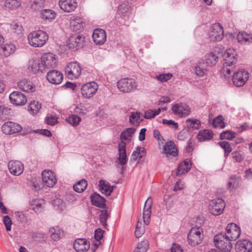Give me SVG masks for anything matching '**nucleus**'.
I'll use <instances>...</instances> for the list:
<instances>
[{
  "mask_svg": "<svg viewBox=\"0 0 252 252\" xmlns=\"http://www.w3.org/2000/svg\"><path fill=\"white\" fill-rule=\"evenodd\" d=\"M29 43L34 47H40L45 45L48 39V34L42 30L34 31L28 36Z\"/></svg>",
  "mask_w": 252,
  "mask_h": 252,
  "instance_id": "f257e3e1",
  "label": "nucleus"
},
{
  "mask_svg": "<svg viewBox=\"0 0 252 252\" xmlns=\"http://www.w3.org/2000/svg\"><path fill=\"white\" fill-rule=\"evenodd\" d=\"M214 241L216 247L221 251L229 252L232 249L230 240L227 239L223 233L216 235L214 238Z\"/></svg>",
  "mask_w": 252,
  "mask_h": 252,
  "instance_id": "f03ea898",
  "label": "nucleus"
},
{
  "mask_svg": "<svg viewBox=\"0 0 252 252\" xmlns=\"http://www.w3.org/2000/svg\"><path fill=\"white\" fill-rule=\"evenodd\" d=\"M119 91L124 93H130L136 89L137 84L135 79L131 78H125L117 82Z\"/></svg>",
  "mask_w": 252,
  "mask_h": 252,
  "instance_id": "7ed1b4c3",
  "label": "nucleus"
},
{
  "mask_svg": "<svg viewBox=\"0 0 252 252\" xmlns=\"http://www.w3.org/2000/svg\"><path fill=\"white\" fill-rule=\"evenodd\" d=\"M202 230L199 227L192 228L188 235V242L191 246H195L201 243L203 238Z\"/></svg>",
  "mask_w": 252,
  "mask_h": 252,
  "instance_id": "20e7f679",
  "label": "nucleus"
},
{
  "mask_svg": "<svg viewBox=\"0 0 252 252\" xmlns=\"http://www.w3.org/2000/svg\"><path fill=\"white\" fill-rule=\"evenodd\" d=\"M68 48L76 51L83 47L85 43V37L82 35L75 34L70 36L67 40Z\"/></svg>",
  "mask_w": 252,
  "mask_h": 252,
  "instance_id": "39448f33",
  "label": "nucleus"
},
{
  "mask_svg": "<svg viewBox=\"0 0 252 252\" xmlns=\"http://www.w3.org/2000/svg\"><path fill=\"white\" fill-rule=\"evenodd\" d=\"M82 68L77 62L68 63L65 68V74L70 79L78 77L81 73Z\"/></svg>",
  "mask_w": 252,
  "mask_h": 252,
  "instance_id": "423d86ee",
  "label": "nucleus"
},
{
  "mask_svg": "<svg viewBox=\"0 0 252 252\" xmlns=\"http://www.w3.org/2000/svg\"><path fill=\"white\" fill-rule=\"evenodd\" d=\"M98 85L94 82H91L84 84L81 87V93L84 97L90 98L97 92Z\"/></svg>",
  "mask_w": 252,
  "mask_h": 252,
  "instance_id": "0eeeda50",
  "label": "nucleus"
},
{
  "mask_svg": "<svg viewBox=\"0 0 252 252\" xmlns=\"http://www.w3.org/2000/svg\"><path fill=\"white\" fill-rule=\"evenodd\" d=\"M41 63V66H43L46 71V69L55 67L57 64V60L55 55L51 53H46L42 56Z\"/></svg>",
  "mask_w": 252,
  "mask_h": 252,
  "instance_id": "6e6552de",
  "label": "nucleus"
},
{
  "mask_svg": "<svg viewBox=\"0 0 252 252\" xmlns=\"http://www.w3.org/2000/svg\"><path fill=\"white\" fill-rule=\"evenodd\" d=\"M224 201L220 198L214 199L210 203V211L214 215L221 214L225 207Z\"/></svg>",
  "mask_w": 252,
  "mask_h": 252,
  "instance_id": "1a4fd4ad",
  "label": "nucleus"
},
{
  "mask_svg": "<svg viewBox=\"0 0 252 252\" xmlns=\"http://www.w3.org/2000/svg\"><path fill=\"white\" fill-rule=\"evenodd\" d=\"M249 78L248 72L245 69L239 70L233 76V82L235 86L241 87L245 84Z\"/></svg>",
  "mask_w": 252,
  "mask_h": 252,
  "instance_id": "9d476101",
  "label": "nucleus"
},
{
  "mask_svg": "<svg viewBox=\"0 0 252 252\" xmlns=\"http://www.w3.org/2000/svg\"><path fill=\"white\" fill-rule=\"evenodd\" d=\"M241 234L240 227L234 223H231L227 225L226 228V232L224 233V236L230 240L235 241L239 238Z\"/></svg>",
  "mask_w": 252,
  "mask_h": 252,
  "instance_id": "9b49d317",
  "label": "nucleus"
},
{
  "mask_svg": "<svg viewBox=\"0 0 252 252\" xmlns=\"http://www.w3.org/2000/svg\"><path fill=\"white\" fill-rule=\"evenodd\" d=\"M1 130L4 134L11 135L20 132L22 127L16 123L8 121L2 126Z\"/></svg>",
  "mask_w": 252,
  "mask_h": 252,
  "instance_id": "f8f14e48",
  "label": "nucleus"
},
{
  "mask_svg": "<svg viewBox=\"0 0 252 252\" xmlns=\"http://www.w3.org/2000/svg\"><path fill=\"white\" fill-rule=\"evenodd\" d=\"M224 63L226 66H233L237 63V55L234 49H227L223 54Z\"/></svg>",
  "mask_w": 252,
  "mask_h": 252,
  "instance_id": "ddd939ff",
  "label": "nucleus"
},
{
  "mask_svg": "<svg viewBox=\"0 0 252 252\" xmlns=\"http://www.w3.org/2000/svg\"><path fill=\"white\" fill-rule=\"evenodd\" d=\"M172 110L175 115H178L180 117H186L190 113L189 107L187 104L183 103L173 105Z\"/></svg>",
  "mask_w": 252,
  "mask_h": 252,
  "instance_id": "4468645a",
  "label": "nucleus"
},
{
  "mask_svg": "<svg viewBox=\"0 0 252 252\" xmlns=\"http://www.w3.org/2000/svg\"><path fill=\"white\" fill-rule=\"evenodd\" d=\"M42 179L44 185L53 187L57 182L56 176L50 170H44L42 173Z\"/></svg>",
  "mask_w": 252,
  "mask_h": 252,
  "instance_id": "2eb2a0df",
  "label": "nucleus"
},
{
  "mask_svg": "<svg viewBox=\"0 0 252 252\" xmlns=\"http://www.w3.org/2000/svg\"><path fill=\"white\" fill-rule=\"evenodd\" d=\"M223 37V30L220 24H215L212 27L210 33V38L211 41L216 42L221 40Z\"/></svg>",
  "mask_w": 252,
  "mask_h": 252,
  "instance_id": "dca6fc26",
  "label": "nucleus"
},
{
  "mask_svg": "<svg viewBox=\"0 0 252 252\" xmlns=\"http://www.w3.org/2000/svg\"><path fill=\"white\" fill-rule=\"evenodd\" d=\"M11 102L17 106H22L27 102L26 95L20 92L14 91L9 95Z\"/></svg>",
  "mask_w": 252,
  "mask_h": 252,
  "instance_id": "f3484780",
  "label": "nucleus"
},
{
  "mask_svg": "<svg viewBox=\"0 0 252 252\" xmlns=\"http://www.w3.org/2000/svg\"><path fill=\"white\" fill-rule=\"evenodd\" d=\"M47 79L54 84H60L63 80V74L57 70H51L46 75Z\"/></svg>",
  "mask_w": 252,
  "mask_h": 252,
  "instance_id": "a211bd4d",
  "label": "nucleus"
},
{
  "mask_svg": "<svg viewBox=\"0 0 252 252\" xmlns=\"http://www.w3.org/2000/svg\"><path fill=\"white\" fill-rule=\"evenodd\" d=\"M237 252H252V243L247 239L239 240L235 245Z\"/></svg>",
  "mask_w": 252,
  "mask_h": 252,
  "instance_id": "6ab92c4d",
  "label": "nucleus"
},
{
  "mask_svg": "<svg viewBox=\"0 0 252 252\" xmlns=\"http://www.w3.org/2000/svg\"><path fill=\"white\" fill-rule=\"evenodd\" d=\"M8 166L10 173L16 176L21 175L24 170V165L19 161H10Z\"/></svg>",
  "mask_w": 252,
  "mask_h": 252,
  "instance_id": "aec40b11",
  "label": "nucleus"
},
{
  "mask_svg": "<svg viewBox=\"0 0 252 252\" xmlns=\"http://www.w3.org/2000/svg\"><path fill=\"white\" fill-rule=\"evenodd\" d=\"M59 5L64 11L70 12L76 9L77 2L76 0H60Z\"/></svg>",
  "mask_w": 252,
  "mask_h": 252,
  "instance_id": "412c9836",
  "label": "nucleus"
},
{
  "mask_svg": "<svg viewBox=\"0 0 252 252\" xmlns=\"http://www.w3.org/2000/svg\"><path fill=\"white\" fill-rule=\"evenodd\" d=\"M93 38L94 42L99 45L103 44L106 39V33L102 29H97L94 30Z\"/></svg>",
  "mask_w": 252,
  "mask_h": 252,
  "instance_id": "4be33fe9",
  "label": "nucleus"
},
{
  "mask_svg": "<svg viewBox=\"0 0 252 252\" xmlns=\"http://www.w3.org/2000/svg\"><path fill=\"white\" fill-rule=\"evenodd\" d=\"M90 243L85 239H77L73 244L74 249L78 252H85L90 248Z\"/></svg>",
  "mask_w": 252,
  "mask_h": 252,
  "instance_id": "5701e85b",
  "label": "nucleus"
},
{
  "mask_svg": "<svg viewBox=\"0 0 252 252\" xmlns=\"http://www.w3.org/2000/svg\"><path fill=\"white\" fill-rule=\"evenodd\" d=\"M126 142L121 141L118 145L119 158L118 160L119 163L124 165L126 164L127 161V158L126 154Z\"/></svg>",
  "mask_w": 252,
  "mask_h": 252,
  "instance_id": "b1692460",
  "label": "nucleus"
},
{
  "mask_svg": "<svg viewBox=\"0 0 252 252\" xmlns=\"http://www.w3.org/2000/svg\"><path fill=\"white\" fill-rule=\"evenodd\" d=\"M152 205V199L149 197L145 202L143 213V220L146 225H148L150 223L149 219L151 215Z\"/></svg>",
  "mask_w": 252,
  "mask_h": 252,
  "instance_id": "393cba45",
  "label": "nucleus"
},
{
  "mask_svg": "<svg viewBox=\"0 0 252 252\" xmlns=\"http://www.w3.org/2000/svg\"><path fill=\"white\" fill-rule=\"evenodd\" d=\"M18 88L22 91L30 93L34 91V86L33 83L28 79L20 80L17 84Z\"/></svg>",
  "mask_w": 252,
  "mask_h": 252,
  "instance_id": "a878e982",
  "label": "nucleus"
},
{
  "mask_svg": "<svg viewBox=\"0 0 252 252\" xmlns=\"http://www.w3.org/2000/svg\"><path fill=\"white\" fill-rule=\"evenodd\" d=\"M99 187L101 192L106 196H109L111 194L115 187V186H111L109 183L103 179L99 181Z\"/></svg>",
  "mask_w": 252,
  "mask_h": 252,
  "instance_id": "bb28decb",
  "label": "nucleus"
},
{
  "mask_svg": "<svg viewBox=\"0 0 252 252\" xmlns=\"http://www.w3.org/2000/svg\"><path fill=\"white\" fill-rule=\"evenodd\" d=\"M92 203L96 207L104 208L106 206V200L96 192H94L91 196Z\"/></svg>",
  "mask_w": 252,
  "mask_h": 252,
  "instance_id": "cd10ccee",
  "label": "nucleus"
},
{
  "mask_svg": "<svg viewBox=\"0 0 252 252\" xmlns=\"http://www.w3.org/2000/svg\"><path fill=\"white\" fill-rule=\"evenodd\" d=\"M191 165L190 160L189 159H186L179 165L176 175L180 176L188 172L190 170Z\"/></svg>",
  "mask_w": 252,
  "mask_h": 252,
  "instance_id": "c85d7f7f",
  "label": "nucleus"
},
{
  "mask_svg": "<svg viewBox=\"0 0 252 252\" xmlns=\"http://www.w3.org/2000/svg\"><path fill=\"white\" fill-rule=\"evenodd\" d=\"M164 151L166 155H170L173 157H176L178 155V151L175 144L172 141L166 142L164 146Z\"/></svg>",
  "mask_w": 252,
  "mask_h": 252,
  "instance_id": "c756f323",
  "label": "nucleus"
},
{
  "mask_svg": "<svg viewBox=\"0 0 252 252\" xmlns=\"http://www.w3.org/2000/svg\"><path fill=\"white\" fill-rule=\"evenodd\" d=\"M16 50L15 46L13 44H6L3 46L0 50V53L4 57H8L13 54Z\"/></svg>",
  "mask_w": 252,
  "mask_h": 252,
  "instance_id": "7c9ffc66",
  "label": "nucleus"
},
{
  "mask_svg": "<svg viewBox=\"0 0 252 252\" xmlns=\"http://www.w3.org/2000/svg\"><path fill=\"white\" fill-rule=\"evenodd\" d=\"M135 128L133 127L126 128L121 133L120 138L121 141H130L131 140V138L135 132Z\"/></svg>",
  "mask_w": 252,
  "mask_h": 252,
  "instance_id": "2f4dec72",
  "label": "nucleus"
},
{
  "mask_svg": "<svg viewBox=\"0 0 252 252\" xmlns=\"http://www.w3.org/2000/svg\"><path fill=\"white\" fill-rule=\"evenodd\" d=\"M208 65L204 61H199L195 66V72L197 75L203 76L207 71Z\"/></svg>",
  "mask_w": 252,
  "mask_h": 252,
  "instance_id": "473e14b6",
  "label": "nucleus"
},
{
  "mask_svg": "<svg viewBox=\"0 0 252 252\" xmlns=\"http://www.w3.org/2000/svg\"><path fill=\"white\" fill-rule=\"evenodd\" d=\"M219 56L217 54V51L215 49L214 51L208 53L206 56V61L205 63H207L208 66L215 65L218 62Z\"/></svg>",
  "mask_w": 252,
  "mask_h": 252,
  "instance_id": "72a5a7b5",
  "label": "nucleus"
},
{
  "mask_svg": "<svg viewBox=\"0 0 252 252\" xmlns=\"http://www.w3.org/2000/svg\"><path fill=\"white\" fill-rule=\"evenodd\" d=\"M213 133L211 130L204 129L200 130L198 135L197 138L200 141H204L206 140H210L213 138Z\"/></svg>",
  "mask_w": 252,
  "mask_h": 252,
  "instance_id": "f704fd0d",
  "label": "nucleus"
},
{
  "mask_svg": "<svg viewBox=\"0 0 252 252\" xmlns=\"http://www.w3.org/2000/svg\"><path fill=\"white\" fill-rule=\"evenodd\" d=\"M87 185V181L85 179H82L74 185L73 189L76 192L81 193L86 189Z\"/></svg>",
  "mask_w": 252,
  "mask_h": 252,
  "instance_id": "c9c22d12",
  "label": "nucleus"
},
{
  "mask_svg": "<svg viewBox=\"0 0 252 252\" xmlns=\"http://www.w3.org/2000/svg\"><path fill=\"white\" fill-rule=\"evenodd\" d=\"M44 204V200L42 199L36 198L32 199L30 202L31 209L35 212L40 210L43 204Z\"/></svg>",
  "mask_w": 252,
  "mask_h": 252,
  "instance_id": "e433bc0d",
  "label": "nucleus"
},
{
  "mask_svg": "<svg viewBox=\"0 0 252 252\" xmlns=\"http://www.w3.org/2000/svg\"><path fill=\"white\" fill-rule=\"evenodd\" d=\"M130 8L129 3L127 1H125L118 6L117 14L120 16L124 15L125 17H126L125 14L129 11Z\"/></svg>",
  "mask_w": 252,
  "mask_h": 252,
  "instance_id": "4c0bfd02",
  "label": "nucleus"
},
{
  "mask_svg": "<svg viewBox=\"0 0 252 252\" xmlns=\"http://www.w3.org/2000/svg\"><path fill=\"white\" fill-rule=\"evenodd\" d=\"M145 153V149L143 147H138L136 148L131 155V161H135L139 158L140 159L143 158Z\"/></svg>",
  "mask_w": 252,
  "mask_h": 252,
  "instance_id": "58836bf2",
  "label": "nucleus"
},
{
  "mask_svg": "<svg viewBox=\"0 0 252 252\" xmlns=\"http://www.w3.org/2000/svg\"><path fill=\"white\" fill-rule=\"evenodd\" d=\"M49 232L51 238L55 241L58 240L63 235V230L58 226L50 228Z\"/></svg>",
  "mask_w": 252,
  "mask_h": 252,
  "instance_id": "ea45409f",
  "label": "nucleus"
},
{
  "mask_svg": "<svg viewBox=\"0 0 252 252\" xmlns=\"http://www.w3.org/2000/svg\"><path fill=\"white\" fill-rule=\"evenodd\" d=\"M237 39L240 43H252V35L247 34L245 32H240L237 35Z\"/></svg>",
  "mask_w": 252,
  "mask_h": 252,
  "instance_id": "a19ab883",
  "label": "nucleus"
},
{
  "mask_svg": "<svg viewBox=\"0 0 252 252\" xmlns=\"http://www.w3.org/2000/svg\"><path fill=\"white\" fill-rule=\"evenodd\" d=\"M140 113L139 112H133L129 117V122L131 125H138L142 121L140 119Z\"/></svg>",
  "mask_w": 252,
  "mask_h": 252,
  "instance_id": "79ce46f5",
  "label": "nucleus"
},
{
  "mask_svg": "<svg viewBox=\"0 0 252 252\" xmlns=\"http://www.w3.org/2000/svg\"><path fill=\"white\" fill-rule=\"evenodd\" d=\"M11 109L4 106H0V121H5L11 115Z\"/></svg>",
  "mask_w": 252,
  "mask_h": 252,
  "instance_id": "37998d69",
  "label": "nucleus"
},
{
  "mask_svg": "<svg viewBox=\"0 0 252 252\" xmlns=\"http://www.w3.org/2000/svg\"><path fill=\"white\" fill-rule=\"evenodd\" d=\"M41 108V104L38 101H33L28 106V110L31 114H36Z\"/></svg>",
  "mask_w": 252,
  "mask_h": 252,
  "instance_id": "c03bdc74",
  "label": "nucleus"
},
{
  "mask_svg": "<svg viewBox=\"0 0 252 252\" xmlns=\"http://www.w3.org/2000/svg\"><path fill=\"white\" fill-rule=\"evenodd\" d=\"M186 123L189 129H198L201 126L200 122L198 120L189 119Z\"/></svg>",
  "mask_w": 252,
  "mask_h": 252,
  "instance_id": "a18cd8bd",
  "label": "nucleus"
},
{
  "mask_svg": "<svg viewBox=\"0 0 252 252\" xmlns=\"http://www.w3.org/2000/svg\"><path fill=\"white\" fill-rule=\"evenodd\" d=\"M149 247V242L147 240H144L138 244L134 252H146Z\"/></svg>",
  "mask_w": 252,
  "mask_h": 252,
  "instance_id": "49530a36",
  "label": "nucleus"
},
{
  "mask_svg": "<svg viewBox=\"0 0 252 252\" xmlns=\"http://www.w3.org/2000/svg\"><path fill=\"white\" fill-rule=\"evenodd\" d=\"M41 17L45 20L54 19L56 17L55 12L51 9H44L41 12Z\"/></svg>",
  "mask_w": 252,
  "mask_h": 252,
  "instance_id": "de8ad7c7",
  "label": "nucleus"
},
{
  "mask_svg": "<svg viewBox=\"0 0 252 252\" xmlns=\"http://www.w3.org/2000/svg\"><path fill=\"white\" fill-rule=\"evenodd\" d=\"M145 232V228L141 221H138L135 231V236L136 238L141 237Z\"/></svg>",
  "mask_w": 252,
  "mask_h": 252,
  "instance_id": "09e8293b",
  "label": "nucleus"
},
{
  "mask_svg": "<svg viewBox=\"0 0 252 252\" xmlns=\"http://www.w3.org/2000/svg\"><path fill=\"white\" fill-rule=\"evenodd\" d=\"M223 118L222 116H219L215 118L212 122V125L215 127L223 128L225 127V124L223 122Z\"/></svg>",
  "mask_w": 252,
  "mask_h": 252,
  "instance_id": "8fccbe9b",
  "label": "nucleus"
},
{
  "mask_svg": "<svg viewBox=\"0 0 252 252\" xmlns=\"http://www.w3.org/2000/svg\"><path fill=\"white\" fill-rule=\"evenodd\" d=\"M32 71L34 73L38 72H43L46 71L43 66H41V63H39L36 62H32L31 64Z\"/></svg>",
  "mask_w": 252,
  "mask_h": 252,
  "instance_id": "3c124183",
  "label": "nucleus"
},
{
  "mask_svg": "<svg viewBox=\"0 0 252 252\" xmlns=\"http://www.w3.org/2000/svg\"><path fill=\"white\" fill-rule=\"evenodd\" d=\"M218 144L224 150L225 157H227L229 154L232 151V148L230 143L224 141L219 142Z\"/></svg>",
  "mask_w": 252,
  "mask_h": 252,
  "instance_id": "603ef678",
  "label": "nucleus"
},
{
  "mask_svg": "<svg viewBox=\"0 0 252 252\" xmlns=\"http://www.w3.org/2000/svg\"><path fill=\"white\" fill-rule=\"evenodd\" d=\"M235 137V133L230 130H226L221 132L220 135V140H232Z\"/></svg>",
  "mask_w": 252,
  "mask_h": 252,
  "instance_id": "864d4df0",
  "label": "nucleus"
},
{
  "mask_svg": "<svg viewBox=\"0 0 252 252\" xmlns=\"http://www.w3.org/2000/svg\"><path fill=\"white\" fill-rule=\"evenodd\" d=\"M31 8L34 10H40L43 7L44 0H30Z\"/></svg>",
  "mask_w": 252,
  "mask_h": 252,
  "instance_id": "5fc2aeb1",
  "label": "nucleus"
},
{
  "mask_svg": "<svg viewBox=\"0 0 252 252\" xmlns=\"http://www.w3.org/2000/svg\"><path fill=\"white\" fill-rule=\"evenodd\" d=\"M161 109L158 108L157 110H149L146 111L145 113L144 118L147 119H150L154 118L157 115H158L161 112Z\"/></svg>",
  "mask_w": 252,
  "mask_h": 252,
  "instance_id": "6e6d98bb",
  "label": "nucleus"
},
{
  "mask_svg": "<svg viewBox=\"0 0 252 252\" xmlns=\"http://www.w3.org/2000/svg\"><path fill=\"white\" fill-rule=\"evenodd\" d=\"M81 118L77 115H73L69 116L67 119L66 121L67 122L73 126H77L80 122L81 121Z\"/></svg>",
  "mask_w": 252,
  "mask_h": 252,
  "instance_id": "4d7b16f0",
  "label": "nucleus"
},
{
  "mask_svg": "<svg viewBox=\"0 0 252 252\" xmlns=\"http://www.w3.org/2000/svg\"><path fill=\"white\" fill-rule=\"evenodd\" d=\"M21 5L20 1L17 0H6L5 2V6L9 8H15L18 7Z\"/></svg>",
  "mask_w": 252,
  "mask_h": 252,
  "instance_id": "13d9d810",
  "label": "nucleus"
},
{
  "mask_svg": "<svg viewBox=\"0 0 252 252\" xmlns=\"http://www.w3.org/2000/svg\"><path fill=\"white\" fill-rule=\"evenodd\" d=\"M108 217V214L107 212V210H103L101 211V215H100V220L101 224L103 226V227L106 228L107 225L106 223V220Z\"/></svg>",
  "mask_w": 252,
  "mask_h": 252,
  "instance_id": "bf43d9fd",
  "label": "nucleus"
},
{
  "mask_svg": "<svg viewBox=\"0 0 252 252\" xmlns=\"http://www.w3.org/2000/svg\"><path fill=\"white\" fill-rule=\"evenodd\" d=\"M230 180L232 181H230L228 182V188H230L231 186H233V187H234L235 186H237L239 183L240 179L239 177L234 175L230 177Z\"/></svg>",
  "mask_w": 252,
  "mask_h": 252,
  "instance_id": "052dcab7",
  "label": "nucleus"
},
{
  "mask_svg": "<svg viewBox=\"0 0 252 252\" xmlns=\"http://www.w3.org/2000/svg\"><path fill=\"white\" fill-rule=\"evenodd\" d=\"M44 234L41 232H35L32 234V238L35 242H42L43 241Z\"/></svg>",
  "mask_w": 252,
  "mask_h": 252,
  "instance_id": "680f3d73",
  "label": "nucleus"
},
{
  "mask_svg": "<svg viewBox=\"0 0 252 252\" xmlns=\"http://www.w3.org/2000/svg\"><path fill=\"white\" fill-rule=\"evenodd\" d=\"M223 65V67L221 70V74H223L225 78H229V75H230L231 72L233 71L232 69L233 68V67L230 68H228V67H230L231 66H226L225 64Z\"/></svg>",
  "mask_w": 252,
  "mask_h": 252,
  "instance_id": "e2e57ef3",
  "label": "nucleus"
},
{
  "mask_svg": "<svg viewBox=\"0 0 252 252\" xmlns=\"http://www.w3.org/2000/svg\"><path fill=\"white\" fill-rule=\"evenodd\" d=\"M232 158L236 162H240L244 158L243 153L240 151H235L232 153Z\"/></svg>",
  "mask_w": 252,
  "mask_h": 252,
  "instance_id": "0e129e2a",
  "label": "nucleus"
},
{
  "mask_svg": "<svg viewBox=\"0 0 252 252\" xmlns=\"http://www.w3.org/2000/svg\"><path fill=\"white\" fill-rule=\"evenodd\" d=\"M104 231L101 228L96 229L94 231V238L97 241H99L103 237Z\"/></svg>",
  "mask_w": 252,
  "mask_h": 252,
  "instance_id": "69168bd1",
  "label": "nucleus"
},
{
  "mask_svg": "<svg viewBox=\"0 0 252 252\" xmlns=\"http://www.w3.org/2000/svg\"><path fill=\"white\" fill-rule=\"evenodd\" d=\"M3 223L5 224L6 229L7 231L11 230V225L12 224V221L8 216H4L3 218Z\"/></svg>",
  "mask_w": 252,
  "mask_h": 252,
  "instance_id": "338daca9",
  "label": "nucleus"
},
{
  "mask_svg": "<svg viewBox=\"0 0 252 252\" xmlns=\"http://www.w3.org/2000/svg\"><path fill=\"white\" fill-rule=\"evenodd\" d=\"M172 76V74L171 73H167L160 74L158 76H157V78L158 80L161 81V82H166L169 80Z\"/></svg>",
  "mask_w": 252,
  "mask_h": 252,
  "instance_id": "774afa93",
  "label": "nucleus"
}]
</instances>
